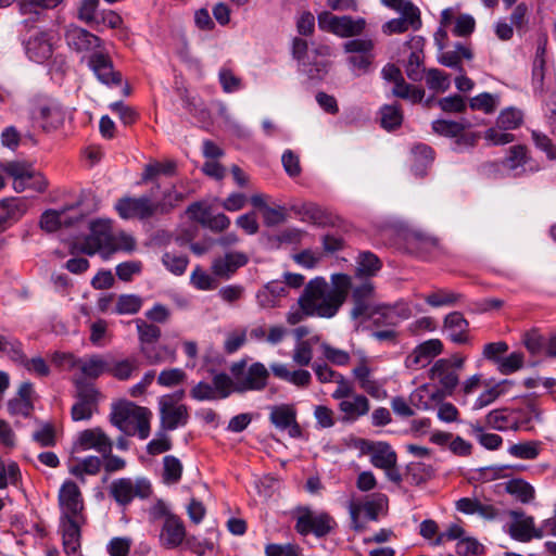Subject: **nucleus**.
<instances>
[{
	"label": "nucleus",
	"instance_id": "obj_7",
	"mask_svg": "<svg viewBox=\"0 0 556 556\" xmlns=\"http://www.w3.org/2000/svg\"><path fill=\"white\" fill-rule=\"evenodd\" d=\"M74 386L76 402L71 408V417L74 421L89 420L98 412L101 393L85 379H76Z\"/></svg>",
	"mask_w": 556,
	"mask_h": 556
},
{
	"label": "nucleus",
	"instance_id": "obj_55",
	"mask_svg": "<svg viewBox=\"0 0 556 556\" xmlns=\"http://www.w3.org/2000/svg\"><path fill=\"white\" fill-rule=\"evenodd\" d=\"M367 315L376 326H396L399 324V318L394 317L389 304L377 305L370 312L368 311Z\"/></svg>",
	"mask_w": 556,
	"mask_h": 556
},
{
	"label": "nucleus",
	"instance_id": "obj_43",
	"mask_svg": "<svg viewBox=\"0 0 556 556\" xmlns=\"http://www.w3.org/2000/svg\"><path fill=\"white\" fill-rule=\"evenodd\" d=\"M505 491L515 496L522 504H528L534 498V488L523 479H510L505 482Z\"/></svg>",
	"mask_w": 556,
	"mask_h": 556
},
{
	"label": "nucleus",
	"instance_id": "obj_23",
	"mask_svg": "<svg viewBox=\"0 0 556 556\" xmlns=\"http://www.w3.org/2000/svg\"><path fill=\"white\" fill-rule=\"evenodd\" d=\"M86 519H60V531L64 552L67 556H81V527Z\"/></svg>",
	"mask_w": 556,
	"mask_h": 556
},
{
	"label": "nucleus",
	"instance_id": "obj_61",
	"mask_svg": "<svg viewBox=\"0 0 556 556\" xmlns=\"http://www.w3.org/2000/svg\"><path fill=\"white\" fill-rule=\"evenodd\" d=\"M218 80L222 86V89L226 93H232L241 89L242 80L240 77L236 76L233 72L227 67L223 66L218 73Z\"/></svg>",
	"mask_w": 556,
	"mask_h": 556
},
{
	"label": "nucleus",
	"instance_id": "obj_33",
	"mask_svg": "<svg viewBox=\"0 0 556 556\" xmlns=\"http://www.w3.org/2000/svg\"><path fill=\"white\" fill-rule=\"evenodd\" d=\"M79 444L83 450L94 448L101 455L112 452L113 443L101 428L86 429L79 434Z\"/></svg>",
	"mask_w": 556,
	"mask_h": 556
},
{
	"label": "nucleus",
	"instance_id": "obj_48",
	"mask_svg": "<svg viewBox=\"0 0 556 556\" xmlns=\"http://www.w3.org/2000/svg\"><path fill=\"white\" fill-rule=\"evenodd\" d=\"M329 61L308 59L299 66V71L312 81H321L328 74Z\"/></svg>",
	"mask_w": 556,
	"mask_h": 556
},
{
	"label": "nucleus",
	"instance_id": "obj_27",
	"mask_svg": "<svg viewBox=\"0 0 556 556\" xmlns=\"http://www.w3.org/2000/svg\"><path fill=\"white\" fill-rule=\"evenodd\" d=\"M338 409L342 414V421L352 424L369 413L370 402L364 394L355 393L339 401Z\"/></svg>",
	"mask_w": 556,
	"mask_h": 556
},
{
	"label": "nucleus",
	"instance_id": "obj_24",
	"mask_svg": "<svg viewBox=\"0 0 556 556\" xmlns=\"http://www.w3.org/2000/svg\"><path fill=\"white\" fill-rule=\"evenodd\" d=\"M64 36L67 46L76 52H88L102 43L100 37L74 24L66 27Z\"/></svg>",
	"mask_w": 556,
	"mask_h": 556
},
{
	"label": "nucleus",
	"instance_id": "obj_44",
	"mask_svg": "<svg viewBox=\"0 0 556 556\" xmlns=\"http://www.w3.org/2000/svg\"><path fill=\"white\" fill-rule=\"evenodd\" d=\"M403 123V112L400 104H384L380 109L381 127L388 131L395 130Z\"/></svg>",
	"mask_w": 556,
	"mask_h": 556
},
{
	"label": "nucleus",
	"instance_id": "obj_47",
	"mask_svg": "<svg viewBox=\"0 0 556 556\" xmlns=\"http://www.w3.org/2000/svg\"><path fill=\"white\" fill-rule=\"evenodd\" d=\"M513 418L514 415H511L510 409H493L486 415L485 422L486 426L500 431L514 430L513 425L515 421Z\"/></svg>",
	"mask_w": 556,
	"mask_h": 556
},
{
	"label": "nucleus",
	"instance_id": "obj_41",
	"mask_svg": "<svg viewBox=\"0 0 556 556\" xmlns=\"http://www.w3.org/2000/svg\"><path fill=\"white\" fill-rule=\"evenodd\" d=\"M186 199V194L176 190L175 186L166 189L162 193V199L154 201L155 213L160 215L169 214Z\"/></svg>",
	"mask_w": 556,
	"mask_h": 556
},
{
	"label": "nucleus",
	"instance_id": "obj_42",
	"mask_svg": "<svg viewBox=\"0 0 556 556\" xmlns=\"http://www.w3.org/2000/svg\"><path fill=\"white\" fill-rule=\"evenodd\" d=\"M140 368V361L136 356H129L125 359L109 363V374L118 380H128L134 372Z\"/></svg>",
	"mask_w": 556,
	"mask_h": 556
},
{
	"label": "nucleus",
	"instance_id": "obj_11",
	"mask_svg": "<svg viewBox=\"0 0 556 556\" xmlns=\"http://www.w3.org/2000/svg\"><path fill=\"white\" fill-rule=\"evenodd\" d=\"M139 351L143 355L148 365H157L163 363L164 357L157 351V341L162 336V330L157 325L150 324L142 318L135 319Z\"/></svg>",
	"mask_w": 556,
	"mask_h": 556
},
{
	"label": "nucleus",
	"instance_id": "obj_37",
	"mask_svg": "<svg viewBox=\"0 0 556 556\" xmlns=\"http://www.w3.org/2000/svg\"><path fill=\"white\" fill-rule=\"evenodd\" d=\"M526 404L519 408L510 409L514 415V430H526L530 431L533 429L534 420L540 417V409L538 408L535 401L527 400Z\"/></svg>",
	"mask_w": 556,
	"mask_h": 556
},
{
	"label": "nucleus",
	"instance_id": "obj_32",
	"mask_svg": "<svg viewBox=\"0 0 556 556\" xmlns=\"http://www.w3.org/2000/svg\"><path fill=\"white\" fill-rule=\"evenodd\" d=\"M409 252L422 260H432L439 256L441 248L438 239L421 233H413L407 242Z\"/></svg>",
	"mask_w": 556,
	"mask_h": 556
},
{
	"label": "nucleus",
	"instance_id": "obj_18",
	"mask_svg": "<svg viewBox=\"0 0 556 556\" xmlns=\"http://www.w3.org/2000/svg\"><path fill=\"white\" fill-rule=\"evenodd\" d=\"M357 447L363 454L370 455V463L379 469H389L397 463V455L392 446L387 442H372L361 439Z\"/></svg>",
	"mask_w": 556,
	"mask_h": 556
},
{
	"label": "nucleus",
	"instance_id": "obj_59",
	"mask_svg": "<svg viewBox=\"0 0 556 556\" xmlns=\"http://www.w3.org/2000/svg\"><path fill=\"white\" fill-rule=\"evenodd\" d=\"M481 138L480 132L468 130L465 128L459 131V135L454 138L453 150L455 152H464L475 148Z\"/></svg>",
	"mask_w": 556,
	"mask_h": 556
},
{
	"label": "nucleus",
	"instance_id": "obj_19",
	"mask_svg": "<svg viewBox=\"0 0 556 556\" xmlns=\"http://www.w3.org/2000/svg\"><path fill=\"white\" fill-rule=\"evenodd\" d=\"M173 400V396H161L159 399L161 424L168 431L186 426L189 420L187 405H175Z\"/></svg>",
	"mask_w": 556,
	"mask_h": 556
},
{
	"label": "nucleus",
	"instance_id": "obj_14",
	"mask_svg": "<svg viewBox=\"0 0 556 556\" xmlns=\"http://www.w3.org/2000/svg\"><path fill=\"white\" fill-rule=\"evenodd\" d=\"M28 207V200L24 197L0 200V252L8 245V240L2 235L24 217Z\"/></svg>",
	"mask_w": 556,
	"mask_h": 556
},
{
	"label": "nucleus",
	"instance_id": "obj_4",
	"mask_svg": "<svg viewBox=\"0 0 556 556\" xmlns=\"http://www.w3.org/2000/svg\"><path fill=\"white\" fill-rule=\"evenodd\" d=\"M294 521V530L301 536L326 539L338 528L336 519L328 511L315 510L305 505L295 507Z\"/></svg>",
	"mask_w": 556,
	"mask_h": 556
},
{
	"label": "nucleus",
	"instance_id": "obj_15",
	"mask_svg": "<svg viewBox=\"0 0 556 556\" xmlns=\"http://www.w3.org/2000/svg\"><path fill=\"white\" fill-rule=\"evenodd\" d=\"M298 412L294 404H279L269 407L268 419L280 431H288L292 439L303 437V430L296 420Z\"/></svg>",
	"mask_w": 556,
	"mask_h": 556
},
{
	"label": "nucleus",
	"instance_id": "obj_25",
	"mask_svg": "<svg viewBox=\"0 0 556 556\" xmlns=\"http://www.w3.org/2000/svg\"><path fill=\"white\" fill-rule=\"evenodd\" d=\"M187 539L184 520L178 516H169L163 521L160 531V543L166 549L179 547Z\"/></svg>",
	"mask_w": 556,
	"mask_h": 556
},
{
	"label": "nucleus",
	"instance_id": "obj_20",
	"mask_svg": "<svg viewBox=\"0 0 556 556\" xmlns=\"http://www.w3.org/2000/svg\"><path fill=\"white\" fill-rule=\"evenodd\" d=\"M443 352L440 339H429L418 344L405 358L404 365L409 370H418L428 366L434 357Z\"/></svg>",
	"mask_w": 556,
	"mask_h": 556
},
{
	"label": "nucleus",
	"instance_id": "obj_1",
	"mask_svg": "<svg viewBox=\"0 0 556 556\" xmlns=\"http://www.w3.org/2000/svg\"><path fill=\"white\" fill-rule=\"evenodd\" d=\"M331 286L325 278L312 279L299 298L300 311L289 312L287 321L296 325L304 316L333 317L345 302L352 289V279L348 274L331 275Z\"/></svg>",
	"mask_w": 556,
	"mask_h": 556
},
{
	"label": "nucleus",
	"instance_id": "obj_29",
	"mask_svg": "<svg viewBox=\"0 0 556 556\" xmlns=\"http://www.w3.org/2000/svg\"><path fill=\"white\" fill-rule=\"evenodd\" d=\"M34 386L31 382H23L17 391V395L8 402V412L11 416L29 417L34 412Z\"/></svg>",
	"mask_w": 556,
	"mask_h": 556
},
{
	"label": "nucleus",
	"instance_id": "obj_45",
	"mask_svg": "<svg viewBox=\"0 0 556 556\" xmlns=\"http://www.w3.org/2000/svg\"><path fill=\"white\" fill-rule=\"evenodd\" d=\"M464 295L447 289H438L425 296V301L432 307L453 306L463 300Z\"/></svg>",
	"mask_w": 556,
	"mask_h": 556
},
{
	"label": "nucleus",
	"instance_id": "obj_2",
	"mask_svg": "<svg viewBox=\"0 0 556 556\" xmlns=\"http://www.w3.org/2000/svg\"><path fill=\"white\" fill-rule=\"evenodd\" d=\"M90 233L80 243H73L70 247V254L78 253L94 255L100 253L104 258L119 249L132 250L135 241L130 236L122 235L124 245L121 247L113 233L111 220L97 219L90 223Z\"/></svg>",
	"mask_w": 556,
	"mask_h": 556
},
{
	"label": "nucleus",
	"instance_id": "obj_5",
	"mask_svg": "<svg viewBox=\"0 0 556 556\" xmlns=\"http://www.w3.org/2000/svg\"><path fill=\"white\" fill-rule=\"evenodd\" d=\"M0 168L13 178V189L18 193L26 189H33L40 193L47 190L48 181L46 178L27 162L10 161L1 163Z\"/></svg>",
	"mask_w": 556,
	"mask_h": 556
},
{
	"label": "nucleus",
	"instance_id": "obj_6",
	"mask_svg": "<svg viewBox=\"0 0 556 556\" xmlns=\"http://www.w3.org/2000/svg\"><path fill=\"white\" fill-rule=\"evenodd\" d=\"M110 496L121 506L129 505L134 498L146 500L152 494V484L147 478H118L109 486Z\"/></svg>",
	"mask_w": 556,
	"mask_h": 556
},
{
	"label": "nucleus",
	"instance_id": "obj_39",
	"mask_svg": "<svg viewBox=\"0 0 556 556\" xmlns=\"http://www.w3.org/2000/svg\"><path fill=\"white\" fill-rule=\"evenodd\" d=\"M83 375L90 379H97L101 375L109 374V362L100 354H92L85 358H78L74 362Z\"/></svg>",
	"mask_w": 556,
	"mask_h": 556
},
{
	"label": "nucleus",
	"instance_id": "obj_46",
	"mask_svg": "<svg viewBox=\"0 0 556 556\" xmlns=\"http://www.w3.org/2000/svg\"><path fill=\"white\" fill-rule=\"evenodd\" d=\"M392 96L410 101L415 104L422 101L425 97V90L420 87L406 83L403 77L393 86Z\"/></svg>",
	"mask_w": 556,
	"mask_h": 556
},
{
	"label": "nucleus",
	"instance_id": "obj_12",
	"mask_svg": "<svg viewBox=\"0 0 556 556\" xmlns=\"http://www.w3.org/2000/svg\"><path fill=\"white\" fill-rule=\"evenodd\" d=\"M58 502L61 511L60 519H86L83 494L75 481L66 480L62 483Z\"/></svg>",
	"mask_w": 556,
	"mask_h": 556
},
{
	"label": "nucleus",
	"instance_id": "obj_57",
	"mask_svg": "<svg viewBox=\"0 0 556 556\" xmlns=\"http://www.w3.org/2000/svg\"><path fill=\"white\" fill-rule=\"evenodd\" d=\"M162 263L172 274L180 276L185 274L189 264V258L185 254L165 252L162 256Z\"/></svg>",
	"mask_w": 556,
	"mask_h": 556
},
{
	"label": "nucleus",
	"instance_id": "obj_54",
	"mask_svg": "<svg viewBox=\"0 0 556 556\" xmlns=\"http://www.w3.org/2000/svg\"><path fill=\"white\" fill-rule=\"evenodd\" d=\"M469 127L468 123L464 124L455 121L437 119L432 122V130L435 134L452 139L458 136L460 130Z\"/></svg>",
	"mask_w": 556,
	"mask_h": 556
},
{
	"label": "nucleus",
	"instance_id": "obj_62",
	"mask_svg": "<svg viewBox=\"0 0 556 556\" xmlns=\"http://www.w3.org/2000/svg\"><path fill=\"white\" fill-rule=\"evenodd\" d=\"M187 378L181 368H169L162 370L157 376V383L162 387H176L182 383Z\"/></svg>",
	"mask_w": 556,
	"mask_h": 556
},
{
	"label": "nucleus",
	"instance_id": "obj_31",
	"mask_svg": "<svg viewBox=\"0 0 556 556\" xmlns=\"http://www.w3.org/2000/svg\"><path fill=\"white\" fill-rule=\"evenodd\" d=\"M407 45L409 48L414 49L407 60L405 72L407 77L413 81H420L424 78L425 68L422 67L424 63V38L416 36L413 37Z\"/></svg>",
	"mask_w": 556,
	"mask_h": 556
},
{
	"label": "nucleus",
	"instance_id": "obj_22",
	"mask_svg": "<svg viewBox=\"0 0 556 556\" xmlns=\"http://www.w3.org/2000/svg\"><path fill=\"white\" fill-rule=\"evenodd\" d=\"M33 117L40 123L45 131L58 129L63 125L65 112L63 108L54 101L39 103L33 111Z\"/></svg>",
	"mask_w": 556,
	"mask_h": 556
},
{
	"label": "nucleus",
	"instance_id": "obj_26",
	"mask_svg": "<svg viewBox=\"0 0 556 556\" xmlns=\"http://www.w3.org/2000/svg\"><path fill=\"white\" fill-rule=\"evenodd\" d=\"M249 257L243 252H228L222 256L215 257L211 269L214 276L222 279H229L235 273L245 266Z\"/></svg>",
	"mask_w": 556,
	"mask_h": 556
},
{
	"label": "nucleus",
	"instance_id": "obj_58",
	"mask_svg": "<svg viewBox=\"0 0 556 556\" xmlns=\"http://www.w3.org/2000/svg\"><path fill=\"white\" fill-rule=\"evenodd\" d=\"M164 471H163V480L165 483L174 484L177 483L181 479L182 475V465L180 460L173 456L167 455L163 459Z\"/></svg>",
	"mask_w": 556,
	"mask_h": 556
},
{
	"label": "nucleus",
	"instance_id": "obj_35",
	"mask_svg": "<svg viewBox=\"0 0 556 556\" xmlns=\"http://www.w3.org/2000/svg\"><path fill=\"white\" fill-rule=\"evenodd\" d=\"M529 160L528 148L523 144H516L508 149L506 156L501 161V165L517 177L525 173V165Z\"/></svg>",
	"mask_w": 556,
	"mask_h": 556
},
{
	"label": "nucleus",
	"instance_id": "obj_10",
	"mask_svg": "<svg viewBox=\"0 0 556 556\" xmlns=\"http://www.w3.org/2000/svg\"><path fill=\"white\" fill-rule=\"evenodd\" d=\"M318 27L342 38L361 35L366 26L364 18L354 20L350 15L337 16L328 11H324L317 16Z\"/></svg>",
	"mask_w": 556,
	"mask_h": 556
},
{
	"label": "nucleus",
	"instance_id": "obj_3",
	"mask_svg": "<svg viewBox=\"0 0 556 556\" xmlns=\"http://www.w3.org/2000/svg\"><path fill=\"white\" fill-rule=\"evenodd\" d=\"M152 413L149 408L138 406L132 402L114 407L111 414V421L127 435H138L146 440L151 431Z\"/></svg>",
	"mask_w": 556,
	"mask_h": 556
},
{
	"label": "nucleus",
	"instance_id": "obj_9",
	"mask_svg": "<svg viewBox=\"0 0 556 556\" xmlns=\"http://www.w3.org/2000/svg\"><path fill=\"white\" fill-rule=\"evenodd\" d=\"M245 363H236L231 366V372L235 377V390L238 392L262 391L267 386L269 372L264 364L253 363L245 372H243Z\"/></svg>",
	"mask_w": 556,
	"mask_h": 556
},
{
	"label": "nucleus",
	"instance_id": "obj_64",
	"mask_svg": "<svg viewBox=\"0 0 556 556\" xmlns=\"http://www.w3.org/2000/svg\"><path fill=\"white\" fill-rule=\"evenodd\" d=\"M456 553L459 556H480L484 546L475 538H463L456 544Z\"/></svg>",
	"mask_w": 556,
	"mask_h": 556
},
{
	"label": "nucleus",
	"instance_id": "obj_17",
	"mask_svg": "<svg viewBox=\"0 0 556 556\" xmlns=\"http://www.w3.org/2000/svg\"><path fill=\"white\" fill-rule=\"evenodd\" d=\"M87 64L100 83L106 86H119L122 84V73L114 70L109 53L94 51L88 56Z\"/></svg>",
	"mask_w": 556,
	"mask_h": 556
},
{
	"label": "nucleus",
	"instance_id": "obj_13",
	"mask_svg": "<svg viewBox=\"0 0 556 556\" xmlns=\"http://www.w3.org/2000/svg\"><path fill=\"white\" fill-rule=\"evenodd\" d=\"M152 194L141 197H123L114 205L118 216L122 219L147 220L156 215Z\"/></svg>",
	"mask_w": 556,
	"mask_h": 556
},
{
	"label": "nucleus",
	"instance_id": "obj_40",
	"mask_svg": "<svg viewBox=\"0 0 556 556\" xmlns=\"http://www.w3.org/2000/svg\"><path fill=\"white\" fill-rule=\"evenodd\" d=\"M382 268L381 260L370 251H362L356 257L355 275L359 278L375 277Z\"/></svg>",
	"mask_w": 556,
	"mask_h": 556
},
{
	"label": "nucleus",
	"instance_id": "obj_16",
	"mask_svg": "<svg viewBox=\"0 0 556 556\" xmlns=\"http://www.w3.org/2000/svg\"><path fill=\"white\" fill-rule=\"evenodd\" d=\"M508 516L511 518L508 525L509 536L518 542H530L532 539H542L543 529L535 527L534 518L526 515L521 509H511L508 511Z\"/></svg>",
	"mask_w": 556,
	"mask_h": 556
},
{
	"label": "nucleus",
	"instance_id": "obj_56",
	"mask_svg": "<svg viewBox=\"0 0 556 556\" xmlns=\"http://www.w3.org/2000/svg\"><path fill=\"white\" fill-rule=\"evenodd\" d=\"M99 3L100 0H81L77 17L90 26L99 25Z\"/></svg>",
	"mask_w": 556,
	"mask_h": 556
},
{
	"label": "nucleus",
	"instance_id": "obj_21",
	"mask_svg": "<svg viewBox=\"0 0 556 556\" xmlns=\"http://www.w3.org/2000/svg\"><path fill=\"white\" fill-rule=\"evenodd\" d=\"M64 0H18L16 3L17 12L24 17L23 25L33 27L40 22L46 12L58 8Z\"/></svg>",
	"mask_w": 556,
	"mask_h": 556
},
{
	"label": "nucleus",
	"instance_id": "obj_38",
	"mask_svg": "<svg viewBox=\"0 0 556 556\" xmlns=\"http://www.w3.org/2000/svg\"><path fill=\"white\" fill-rule=\"evenodd\" d=\"M371 372L372 370L365 358L361 359L352 370V375L358 382L359 388L370 396L379 397L381 384L371 377Z\"/></svg>",
	"mask_w": 556,
	"mask_h": 556
},
{
	"label": "nucleus",
	"instance_id": "obj_52",
	"mask_svg": "<svg viewBox=\"0 0 556 556\" xmlns=\"http://www.w3.org/2000/svg\"><path fill=\"white\" fill-rule=\"evenodd\" d=\"M523 122V114L520 110L508 108L503 110L496 118V126L504 130L517 129Z\"/></svg>",
	"mask_w": 556,
	"mask_h": 556
},
{
	"label": "nucleus",
	"instance_id": "obj_30",
	"mask_svg": "<svg viewBox=\"0 0 556 556\" xmlns=\"http://www.w3.org/2000/svg\"><path fill=\"white\" fill-rule=\"evenodd\" d=\"M429 378L438 380L441 387L450 394L459 383L457 371L451 368L450 361L445 358H440L433 364L429 370Z\"/></svg>",
	"mask_w": 556,
	"mask_h": 556
},
{
	"label": "nucleus",
	"instance_id": "obj_8",
	"mask_svg": "<svg viewBox=\"0 0 556 556\" xmlns=\"http://www.w3.org/2000/svg\"><path fill=\"white\" fill-rule=\"evenodd\" d=\"M60 40L54 29L45 28L31 34L23 41L27 58L38 64H43L51 59Z\"/></svg>",
	"mask_w": 556,
	"mask_h": 556
},
{
	"label": "nucleus",
	"instance_id": "obj_49",
	"mask_svg": "<svg viewBox=\"0 0 556 556\" xmlns=\"http://www.w3.org/2000/svg\"><path fill=\"white\" fill-rule=\"evenodd\" d=\"M143 304V300L137 294H121L117 296L113 313L117 315L137 314Z\"/></svg>",
	"mask_w": 556,
	"mask_h": 556
},
{
	"label": "nucleus",
	"instance_id": "obj_28",
	"mask_svg": "<svg viewBox=\"0 0 556 556\" xmlns=\"http://www.w3.org/2000/svg\"><path fill=\"white\" fill-rule=\"evenodd\" d=\"M443 330L453 343L466 344L469 342V321L460 312H451L444 317Z\"/></svg>",
	"mask_w": 556,
	"mask_h": 556
},
{
	"label": "nucleus",
	"instance_id": "obj_51",
	"mask_svg": "<svg viewBox=\"0 0 556 556\" xmlns=\"http://www.w3.org/2000/svg\"><path fill=\"white\" fill-rule=\"evenodd\" d=\"M294 212L301 216L303 222H308L314 225H323L326 222L325 212L315 203L307 202L293 208Z\"/></svg>",
	"mask_w": 556,
	"mask_h": 556
},
{
	"label": "nucleus",
	"instance_id": "obj_34",
	"mask_svg": "<svg viewBox=\"0 0 556 556\" xmlns=\"http://www.w3.org/2000/svg\"><path fill=\"white\" fill-rule=\"evenodd\" d=\"M288 294L283 281L273 280L266 283L256 294L257 303L263 308H273L279 305L282 298Z\"/></svg>",
	"mask_w": 556,
	"mask_h": 556
},
{
	"label": "nucleus",
	"instance_id": "obj_50",
	"mask_svg": "<svg viewBox=\"0 0 556 556\" xmlns=\"http://www.w3.org/2000/svg\"><path fill=\"white\" fill-rule=\"evenodd\" d=\"M521 342L532 356H539L543 354L546 344V338L540 332L539 329L532 328L522 333Z\"/></svg>",
	"mask_w": 556,
	"mask_h": 556
},
{
	"label": "nucleus",
	"instance_id": "obj_63",
	"mask_svg": "<svg viewBox=\"0 0 556 556\" xmlns=\"http://www.w3.org/2000/svg\"><path fill=\"white\" fill-rule=\"evenodd\" d=\"M191 283L199 290L208 291L217 288V281L200 266H197L190 277Z\"/></svg>",
	"mask_w": 556,
	"mask_h": 556
},
{
	"label": "nucleus",
	"instance_id": "obj_60",
	"mask_svg": "<svg viewBox=\"0 0 556 556\" xmlns=\"http://www.w3.org/2000/svg\"><path fill=\"white\" fill-rule=\"evenodd\" d=\"M510 24L513 27L516 28V30L522 35L528 31V24H529V8L525 2L518 3L510 16Z\"/></svg>",
	"mask_w": 556,
	"mask_h": 556
},
{
	"label": "nucleus",
	"instance_id": "obj_53",
	"mask_svg": "<svg viewBox=\"0 0 556 556\" xmlns=\"http://www.w3.org/2000/svg\"><path fill=\"white\" fill-rule=\"evenodd\" d=\"M471 434L486 450H498L503 444V439L496 433H488L483 431V427L479 424H471Z\"/></svg>",
	"mask_w": 556,
	"mask_h": 556
},
{
	"label": "nucleus",
	"instance_id": "obj_36",
	"mask_svg": "<svg viewBox=\"0 0 556 556\" xmlns=\"http://www.w3.org/2000/svg\"><path fill=\"white\" fill-rule=\"evenodd\" d=\"M375 286L370 281H365L359 286H356L352 290V316L354 318L364 317L369 311V300L374 296Z\"/></svg>",
	"mask_w": 556,
	"mask_h": 556
}]
</instances>
